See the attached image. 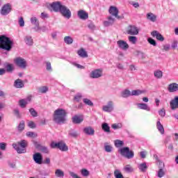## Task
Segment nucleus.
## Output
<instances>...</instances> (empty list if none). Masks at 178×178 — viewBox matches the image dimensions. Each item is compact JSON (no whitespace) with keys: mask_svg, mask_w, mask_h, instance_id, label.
<instances>
[{"mask_svg":"<svg viewBox=\"0 0 178 178\" xmlns=\"http://www.w3.org/2000/svg\"><path fill=\"white\" fill-rule=\"evenodd\" d=\"M127 33L129 35H137L138 34V29L134 25H129L127 29Z\"/></svg>","mask_w":178,"mask_h":178,"instance_id":"12","label":"nucleus"},{"mask_svg":"<svg viewBox=\"0 0 178 178\" xmlns=\"http://www.w3.org/2000/svg\"><path fill=\"white\" fill-rule=\"evenodd\" d=\"M163 51H168L170 49V44H165L163 46Z\"/></svg>","mask_w":178,"mask_h":178,"instance_id":"63","label":"nucleus"},{"mask_svg":"<svg viewBox=\"0 0 178 178\" xmlns=\"http://www.w3.org/2000/svg\"><path fill=\"white\" fill-rule=\"evenodd\" d=\"M10 10H12V8L10 7V4L7 3L1 9L0 13L2 16H6L10 13Z\"/></svg>","mask_w":178,"mask_h":178,"instance_id":"13","label":"nucleus"},{"mask_svg":"<svg viewBox=\"0 0 178 178\" xmlns=\"http://www.w3.org/2000/svg\"><path fill=\"white\" fill-rule=\"evenodd\" d=\"M66 110L62 108H58L54 111V120L56 123H65L66 122Z\"/></svg>","mask_w":178,"mask_h":178,"instance_id":"2","label":"nucleus"},{"mask_svg":"<svg viewBox=\"0 0 178 178\" xmlns=\"http://www.w3.org/2000/svg\"><path fill=\"white\" fill-rule=\"evenodd\" d=\"M27 147V141L25 140H22L17 143H13V147L15 151H17V154H26V147Z\"/></svg>","mask_w":178,"mask_h":178,"instance_id":"4","label":"nucleus"},{"mask_svg":"<svg viewBox=\"0 0 178 178\" xmlns=\"http://www.w3.org/2000/svg\"><path fill=\"white\" fill-rule=\"evenodd\" d=\"M83 98V95H81V93H77L76 95H75V96L74 97V101H76V102H80L81 101V99Z\"/></svg>","mask_w":178,"mask_h":178,"instance_id":"46","label":"nucleus"},{"mask_svg":"<svg viewBox=\"0 0 178 178\" xmlns=\"http://www.w3.org/2000/svg\"><path fill=\"white\" fill-rule=\"evenodd\" d=\"M33 159L35 163L37 165H42L44 163V159L42 158V154L40 152H36L33 155Z\"/></svg>","mask_w":178,"mask_h":178,"instance_id":"11","label":"nucleus"},{"mask_svg":"<svg viewBox=\"0 0 178 178\" xmlns=\"http://www.w3.org/2000/svg\"><path fill=\"white\" fill-rule=\"evenodd\" d=\"M68 135L70 136V137H73V138H77V137H79V132L74 129H71L69 131Z\"/></svg>","mask_w":178,"mask_h":178,"instance_id":"33","label":"nucleus"},{"mask_svg":"<svg viewBox=\"0 0 178 178\" xmlns=\"http://www.w3.org/2000/svg\"><path fill=\"white\" fill-rule=\"evenodd\" d=\"M18 23L20 27H24V19L23 17H19Z\"/></svg>","mask_w":178,"mask_h":178,"instance_id":"55","label":"nucleus"},{"mask_svg":"<svg viewBox=\"0 0 178 178\" xmlns=\"http://www.w3.org/2000/svg\"><path fill=\"white\" fill-rule=\"evenodd\" d=\"M117 44L120 48V49H122L123 51L129 49V44L124 40H118L117 42Z\"/></svg>","mask_w":178,"mask_h":178,"instance_id":"15","label":"nucleus"},{"mask_svg":"<svg viewBox=\"0 0 178 178\" xmlns=\"http://www.w3.org/2000/svg\"><path fill=\"white\" fill-rule=\"evenodd\" d=\"M35 26L33 27V30L36 31V33H40L41 31V27L40 25H35Z\"/></svg>","mask_w":178,"mask_h":178,"instance_id":"61","label":"nucleus"},{"mask_svg":"<svg viewBox=\"0 0 178 178\" xmlns=\"http://www.w3.org/2000/svg\"><path fill=\"white\" fill-rule=\"evenodd\" d=\"M46 6L48 9H51L53 12L60 13L65 19H70L72 17V11H70V9L63 5L60 1H54L51 3H46Z\"/></svg>","mask_w":178,"mask_h":178,"instance_id":"1","label":"nucleus"},{"mask_svg":"<svg viewBox=\"0 0 178 178\" xmlns=\"http://www.w3.org/2000/svg\"><path fill=\"white\" fill-rule=\"evenodd\" d=\"M83 133L87 134V136H94L95 130L91 127H86L83 129Z\"/></svg>","mask_w":178,"mask_h":178,"instance_id":"21","label":"nucleus"},{"mask_svg":"<svg viewBox=\"0 0 178 178\" xmlns=\"http://www.w3.org/2000/svg\"><path fill=\"white\" fill-rule=\"evenodd\" d=\"M118 152L122 155V156L127 158V159H132V158H134V152L130 150V147H129L120 148L118 149Z\"/></svg>","mask_w":178,"mask_h":178,"instance_id":"5","label":"nucleus"},{"mask_svg":"<svg viewBox=\"0 0 178 178\" xmlns=\"http://www.w3.org/2000/svg\"><path fill=\"white\" fill-rule=\"evenodd\" d=\"M7 72H12L13 70V66L11 64H8L6 67Z\"/></svg>","mask_w":178,"mask_h":178,"instance_id":"59","label":"nucleus"},{"mask_svg":"<svg viewBox=\"0 0 178 178\" xmlns=\"http://www.w3.org/2000/svg\"><path fill=\"white\" fill-rule=\"evenodd\" d=\"M159 115L161 118H165V115H166V111H165V108H162L159 111Z\"/></svg>","mask_w":178,"mask_h":178,"instance_id":"54","label":"nucleus"},{"mask_svg":"<svg viewBox=\"0 0 178 178\" xmlns=\"http://www.w3.org/2000/svg\"><path fill=\"white\" fill-rule=\"evenodd\" d=\"M72 65L74 66H75L76 67H77V69H86V67L80 64L76 63H73Z\"/></svg>","mask_w":178,"mask_h":178,"instance_id":"60","label":"nucleus"},{"mask_svg":"<svg viewBox=\"0 0 178 178\" xmlns=\"http://www.w3.org/2000/svg\"><path fill=\"white\" fill-rule=\"evenodd\" d=\"M48 86H40V88H38V92H39V94H47V92H48Z\"/></svg>","mask_w":178,"mask_h":178,"instance_id":"30","label":"nucleus"},{"mask_svg":"<svg viewBox=\"0 0 178 178\" xmlns=\"http://www.w3.org/2000/svg\"><path fill=\"white\" fill-rule=\"evenodd\" d=\"M114 176L115 178H124L123 175H122V172H120V170H115L114 171Z\"/></svg>","mask_w":178,"mask_h":178,"instance_id":"47","label":"nucleus"},{"mask_svg":"<svg viewBox=\"0 0 178 178\" xmlns=\"http://www.w3.org/2000/svg\"><path fill=\"white\" fill-rule=\"evenodd\" d=\"M51 148H58L60 151L66 152L68 151L69 147L66 145V143L63 141H60L58 143L52 142L51 143Z\"/></svg>","mask_w":178,"mask_h":178,"instance_id":"6","label":"nucleus"},{"mask_svg":"<svg viewBox=\"0 0 178 178\" xmlns=\"http://www.w3.org/2000/svg\"><path fill=\"white\" fill-rule=\"evenodd\" d=\"M31 99L30 97H28L27 99H20L19 102V106H21V108H24L26 105L29 104V102H30Z\"/></svg>","mask_w":178,"mask_h":178,"instance_id":"27","label":"nucleus"},{"mask_svg":"<svg viewBox=\"0 0 178 178\" xmlns=\"http://www.w3.org/2000/svg\"><path fill=\"white\" fill-rule=\"evenodd\" d=\"M102 69H95L90 72V79H99L102 77Z\"/></svg>","mask_w":178,"mask_h":178,"instance_id":"10","label":"nucleus"},{"mask_svg":"<svg viewBox=\"0 0 178 178\" xmlns=\"http://www.w3.org/2000/svg\"><path fill=\"white\" fill-rule=\"evenodd\" d=\"M102 111L107 113H111L115 111V103L113 101H108L106 105L103 106Z\"/></svg>","mask_w":178,"mask_h":178,"instance_id":"7","label":"nucleus"},{"mask_svg":"<svg viewBox=\"0 0 178 178\" xmlns=\"http://www.w3.org/2000/svg\"><path fill=\"white\" fill-rule=\"evenodd\" d=\"M156 127L159 131H160L161 134H165V129H163V125L161 124V121H158L156 122Z\"/></svg>","mask_w":178,"mask_h":178,"instance_id":"31","label":"nucleus"},{"mask_svg":"<svg viewBox=\"0 0 178 178\" xmlns=\"http://www.w3.org/2000/svg\"><path fill=\"white\" fill-rule=\"evenodd\" d=\"M77 54L80 58H88V53L84 48H81L77 51Z\"/></svg>","mask_w":178,"mask_h":178,"instance_id":"23","label":"nucleus"},{"mask_svg":"<svg viewBox=\"0 0 178 178\" xmlns=\"http://www.w3.org/2000/svg\"><path fill=\"white\" fill-rule=\"evenodd\" d=\"M83 102L85 105H88V106H94V103L90 99L84 98L83 99Z\"/></svg>","mask_w":178,"mask_h":178,"instance_id":"41","label":"nucleus"},{"mask_svg":"<svg viewBox=\"0 0 178 178\" xmlns=\"http://www.w3.org/2000/svg\"><path fill=\"white\" fill-rule=\"evenodd\" d=\"M24 42L26 45L29 47H31L34 44V40L33 39V37L30 35H27L24 37Z\"/></svg>","mask_w":178,"mask_h":178,"instance_id":"17","label":"nucleus"},{"mask_svg":"<svg viewBox=\"0 0 178 178\" xmlns=\"http://www.w3.org/2000/svg\"><path fill=\"white\" fill-rule=\"evenodd\" d=\"M104 151L106 152L111 153L113 151V147H112L108 143H104Z\"/></svg>","mask_w":178,"mask_h":178,"instance_id":"29","label":"nucleus"},{"mask_svg":"<svg viewBox=\"0 0 178 178\" xmlns=\"http://www.w3.org/2000/svg\"><path fill=\"white\" fill-rule=\"evenodd\" d=\"M147 42L150 45H153V47H156V41L155 40L152 39V38H149L147 39Z\"/></svg>","mask_w":178,"mask_h":178,"instance_id":"53","label":"nucleus"},{"mask_svg":"<svg viewBox=\"0 0 178 178\" xmlns=\"http://www.w3.org/2000/svg\"><path fill=\"white\" fill-rule=\"evenodd\" d=\"M13 45V42L10 40V38L3 35H0V48H1V49H5L6 51H10L12 49Z\"/></svg>","mask_w":178,"mask_h":178,"instance_id":"3","label":"nucleus"},{"mask_svg":"<svg viewBox=\"0 0 178 178\" xmlns=\"http://www.w3.org/2000/svg\"><path fill=\"white\" fill-rule=\"evenodd\" d=\"M114 145L116 148H120V147H123V145H124V143L123 142V140H115L114 141Z\"/></svg>","mask_w":178,"mask_h":178,"instance_id":"36","label":"nucleus"},{"mask_svg":"<svg viewBox=\"0 0 178 178\" xmlns=\"http://www.w3.org/2000/svg\"><path fill=\"white\" fill-rule=\"evenodd\" d=\"M83 120L84 117H83V115H74L72 118V122L74 123V124H80Z\"/></svg>","mask_w":178,"mask_h":178,"instance_id":"18","label":"nucleus"},{"mask_svg":"<svg viewBox=\"0 0 178 178\" xmlns=\"http://www.w3.org/2000/svg\"><path fill=\"white\" fill-rule=\"evenodd\" d=\"M78 17L81 20H87L88 19V13L84 11V10H80L78 11Z\"/></svg>","mask_w":178,"mask_h":178,"instance_id":"20","label":"nucleus"},{"mask_svg":"<svg viewBox=\"0 0 178 178\" xmlns=\"http://www.w3.org/2000/svg\"><path fill=\"white\" fill-rule=\"evenodd\" d=\"M124 169L125 172H127V173H131L132 172H134V169L130 165H127L124 168Z\"/></svg>","mask_w":178,"mask_h":178,"instance_id":"45","label":"nucleus"},{"mask_svg":"<svg viewBox=\"0 0 178 178\" xmlns=\"http://www.w3.org/2000/svg\"><path fill=\"white\" fill-rule=\"evenodd\" d=\"M24 121H21L17 127L18 131H23L24 130Z\"/></svg>","mask_w":178,"mask_h":178,"instance_id":"48","label":"nucleus"},{"mask_svg":"<svg viewBox=\"0 0 178 178\" xmlns=\"http://www.w3.org/2000/svg\"><path fill=\"white\" fill-rule=\"evenodd\" d=\"M88 29H90V30H94L95 29V25L92 22H89V24H88Z\"/></svg>","mask_w":178,"mask_h":178,"instance_id":"58","label":"nucleus"},{"mask_svg":"<svg viewBox=\"0 0 178 178\" xmlns=\"http://www.w3.org/2000/svg\"><path fill=\"white\" fill-rule=\"evenodd\" d=\"M144 91L140 90H134L131 92V96H138L141 95Z\"/></svg>","mask_w":178,"mask_h":178,"instance_id":"40","label":"nucleus"},{"mask_svg":"<svg viewBox=\"0 0 178 178\" xmlns=\"http://www.w3.org/2000/svg\"><path fill=\"white\" fill-rule=\"evenodd\" d=\"M146 17L147 20H149V22H152L153 23H155V22H156V15L152 13H147L146 15Z\"/></svg>","mask_w":178,"mask_h":178,"instance_id":"26","label":"nucleus"},{"mask_svg":"<svg viewBox=\"0 0 178 178\" xmlns=\"http://www.w3.org/2000/svg\"><path fill=\"white\" fill-rule=\"evenodd\" d=\"M64 42L67 44V45H71V44H73V38L71 36H65L64 38Z\"/></svg>","mask_w":178,"mask_h":178,"instance_id":"34","label":"nucleus"},{"mask_svg":"<svg viewBox=\"0 0 178 178\" xmlns=\"http://www.w3.org/2000/svg\"><path fill=\"white\" fill-rule=\"evenodd\" d=\"M128 39L131 44H136L137 42V37L136 36H129Z\"/></svg>","mask_w":178,"mask_h":178,"instance_id":"51","label":"nucleus"},{"mask_svg":"<svg viewBox=\"0 0 178 178\" xmlns=\"http://www.w3.org/2000/svg\"><path fill=\"white\" fill-rule=\"evenodd\" d=\"M168 90L169 92H176L178 91V84L177 83H172L168 85Z\"/></svg>","mask_w":178,"mask_h":178,"instance_id":"19","label":"nucleus"},{"mask_svg":"<svg viewBox=\"0 0 178 178\" xmlns=\"http://www.w3.org/2000/svg\"><path fill=\"white\" fill-rule=\"evenodd\" d=\"M137 106L139 109H143V111H147V112L151 111V108H149L147 104L140 103L137 104Z\"/></svg>","mask_w":178,"mask_h":178,"instance_id":"25","label":"nucleus"},{"mask_svg":"<svg viewBox=\"0 0 178 178\" xmlns=\"http://www.w3.org/2000/svg\"><path fill=\"white\" fill-rule=\"evenodd\" d=\"M151 35H152L153 37H156V40H158L159 41L165 40V38H163V36L161 35V33H159V32H158L157 31H152Z\"/></svg>","mask_w":178,"mask_h":178,"instance_id":"22","label":"nucleus"},{"mask_svg":"<svg viewBox=\"0 0 178 178\" xmlns=\"http://www.w3.org/2000/svg\"><path fill=\"white\" fill-rule=\"evenodd\" d=\"M138 169L140 172H146L147 169H148V166H147V163H142L139 164Z\"/></svg>","mask_w":178,"mask_h":178,"instance_id":"35","label":"nucleus"},{"mask_svg":"<svg viewBox=\"0 0 178 178\" xmlns=\"http://www.w3.org/2000/svg\"><path fill=\"white\" fill-rule=\"evenodd\" d=\"M14 87H15V88H23V87H24V83L22 79H18L15 81Z\"/></svg>","mask_w":178,"mask_h":178,"instance_id":"24","label":"nucleus"},{"mask_svg":"<svg viewBox=\"0 0 178 178\" xmlns=\"http://www.w3.org/2000/svg\"><path fill=\"white\" fill-rule=\"evenodd\" d=\"M163 76V72L161 70H156L154 72V77L156 79H162V76Z\"/></svg>","mask_w":178,"mask_h":178,"instance_id":"42","label":"nucleus"},{"mask_svg":"<svg viewBox=\"0 0 178 178\" xmlns=\"http://www.w3.org/2000/svg\"><path fill=\"white\" fill-rule=\"evenodd\" d=\"M121 97L122 98H129V97H131V92L129 89H124L121 92Z\"/></svg>","mask_w":178,"mask_h":178,"instance_id":"28","label":"nucleus"},{"mask_svg":"<svg viewBox=\"0 0 178 178\" xmlns=\"http://www.w3.org/2000/svg\"><path fill=\"white\" fill-rule=\"evenodd\" d=\"M102 129L104 130V131H105V133H111V127H109L106 122L102 124Z\"/></svg>","mask_w":178,"mask_h":178,"instance_id":"32","label":"nucleus"},{"mask_svg":"<svg viewBox=\"0 0 178 178\" xmlns=\"http://www.w3.org/2000/svg\"><path fill=\"white\" fill-rule=\"evenodd\" d=\"M31 23L35 26H40V21H38V19L35 17H32L31 18Z\"/></svg>","mask_w":178,"mask_h":178,"instance_id":"43","label":"nucleus"},{"mask_svg":"<svg viewBox=\"0 0 178 178\" xmlns=\"http://www.w3.org/2000/svg\"><path fill=\"white\" fill-rule=\"evenodd\" d=\"M49 17V15L47 13H41V18L42 19H48Z\"/></svg>","mask_w":178,"mask_h":178,"instance_id":"64","label":"nucleus"},{"mask_svg":"<svg viewBox=\"0 0 178 178\" xmlns=\"http://www.w3.org/2000/svg\"><path fill=\"white\" fill-rule=\"evenodd\" d=\"M55 175L56 177H63L65 176V172L60 169H57L55 171Z\"/></svg>","mask_w":178,"mask_h":178,"instance_id":"37","label":"nucleus"},{"mask_svg":"<svg viewBox=\"0 0 178 178\" xmlns=\"http://www.w3.org/2000/svg\"><path fill=\"white\" fill-rule=\"evenodd\" d=\"M108 13H110L111 16H113L116 19H123V17H120V15H119V9H118L115 6H110L108 9Z\"/></svg>","mask_w":178,"mask_h":178,"instance_id":"8","label":"nucleus"},{"mask_svg":"<svg viewBox=\"0 0 178 178\" xmlns=\"http://www.w3.org/2000/svg\"><path fill=\"white\" fill-rule=\"evenodd\" d=\"M29 112L33 118H37L38 116V113L34 108H30Z\"/></svg>","mask_w":178,"mask_h":178,"instance_id":"50","label":"nucleus"},{"mask_svg":"<svg viewBox=\"0 0 178 178\" xmlns=\"http://www.w3.org/2000/svg\"><path fill=\"white\" fill-rule=\"evenodd\" d=\"M39 149L44 154H48L49 152V149H48V147L45 146H40Z\"/></svg>","mask_w":178,"mask_h":178,"instance_id":"49","label":"nucleus"},{"mask_svg":"<svg viewBox=\"0 0 178 178\" xmlns=\"http://www.w3.org/2000/svg\"><path fill=\"white\" fill-rule=\"evenodd\" d=\"M46 70L47 72H52V65H51V62L46 61Z\"/></svg>","mask_w":178,"mask_h":178,"instance_id":"52","label":"nucleus"},{"mask_svg":"<svg viewBox=\"0 0 178 178\" xmlns=\"http://www.w3.org/2000/svg\"><path fill=\"white\" fill-rule=\"evenodd\" d=\"M15 63L19 67H21V69H26V67H27V61L23 58L18 57L15 58Z\"/></svg>","mask_w":178,"mask_h":178,"instance_id":"9","label":"nucleus"},{"mask_svg":"<svg viewBox=\"0 0 178 178\" xmlns=\"http://www.w3.org/2000/svg\"><path fill=\"white\" fill-rule=\"evenodd\" d=\"M170 106L172 111L178 109V96L175 97V98L170 102Z\"/></svg>","mask_w":178,"mask_h":178,"instance_id":"16","label":"nucleus"},{"mask_svg":"<svg viewBox=\"0 0 178 178\" xmlns=\"http://www.w3.org/2000/svg\"><path fill=\"white\" fill-rule=\"evenodd\" d=\"M26 136L27 137H32L33 138H34L35 137H37V135L35 134V133L31 132V131L26 132Z\"/></svg>","mask_w":178,"mask_h":178,"instance_id":"56","label":"nucleus"},{"mask_svg":"<svg viewBox=\"0 0 178 178\" xmlns=\"http://www.w3.org/2000/svg\"><path fill=\"white\" fill-rule=\"evenodd\" d=\"M81 174L83 177H88V176H90V171H88L87 169L83 168L81 170Z\"/></svg>","mask_w":178,"mask_h":178,"instance_id":"44","label":"nucleus"},{"mask_svg":"<svg viewBox=\"0 0 178 178\" xmlns=\"http://www.w3.org/2000/svg\"><path fill=\"white\" fill-rule=\"evenodd\" d=\"M115 22H116V19H115V17L112 16H108L107 17V20L104 21L103 22V24L104 27H109V26H113V24H115Z\"/></svg>","mask_w":178,"mask_h":178,"instance_id":"14","label":"nucleus"},{"mask_svg":"<svg viewBox=\"0 0 178 178\" xmlns=\"http://www.w3.org/2000/svg\"><path fill=\"white\" fill-rule=\"evenodd\" d=\"M0 149L2 151H5V149H6V144H5V143H0Z\"/></svg>","mask_w":178,"mask_h":178,"instance_id":"62","label":"nucleus"},{"mask_svg":"<svg viewBox=\"0 0 178 178\" xmlns=\"http://www.w3.org/2000/svg\"><path fill=\"white\" fill-rule=\"evenodd\" d=\"M28 126L30 127V129H35L36 127L35 123L33 121H29L28 122Z\"/></svg>","mask_w":178,"mask_h":178,"instance_id":"57","label":"nucleus"},{"mask_svg":"<svg viewBox=\"0 0 178 178\" xmlns=\"http://www.w3.org/2000/svg\"><path fill=\"white\" fill-rule=\"evenodd\" d=\"M165 175H166V171H165L163 168H159V171L157 172V176L159 178H162L163 176H165Z\"/></svg>","mask_w":178,"mask_h":178,"instance_id":"38","label":"nucleus"},{"mask_svg":"<svg viewBox=\"0 0 178 178\" xmlns=\"http://www.w3.org/2000/svg\"><path fill=\"white\" fill-rule=\"evenodd\" d=\"M111 127L114 130H118L119 129H122V127H123V124L120 122L115 123L111 125Z\"/></svg>","mask_w":178,"mask_h":178,"instance_id":"39","label":"nucleus"}]
</instances>
